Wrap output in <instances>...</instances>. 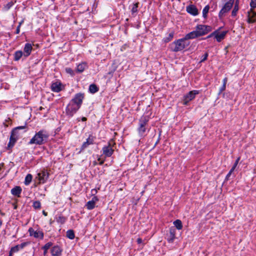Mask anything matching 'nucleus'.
I'll return each mask as SVG.
<instances>
[{
  "instance_id": "6ab92c4d",
  "label": "nucleus",
  "mask_w": 256,
  "mask_h": 256,
  "mask_svg": "<svg viewBox=\"0 0 256 256\" xmlns=\"http://www.w3.org/2000/svg\"><path fill=\"white\" fill-rule=\"evenodd\" d=\"M51 88L54 92H59L62 90L60 83L56 82L52 84Z\"/></svg>"
},
{
  "instance_id": "bb28decb",
  "label": "nucleus",
  "mask_w": 256,
  "mask_h": 256,
  "mask_svg": "<svg viewBox=\"0 0 256 256\" xmlns=\"http://www.w3.org/2000/svg\"><path fill=\"white\" fill-rule=\"evenodd\" d=\"M210 10V6L208 5H206L204 6L202 10V16L204 18H206L207 17V14L208 12V10Z\"/></svg>"
},
{
  "instance_id": "4c0bfd02",
  "label": "nucleus",
  "mask_w": 256,
  "mask_h": 256,
  "mask_svg": "<svg viewBox=\"0 0 256 256\" xmlns=\"http://www.w3.org/2000/svg\"><path fill=\"white\" fill-rule=\"evenodd\" d=\"M174 32H172V33L170 34H169V37H168V38H166V40H164V41H165L166 42H169V41L172 39V38L173 37V36H174Z\"/></svg>"
},
{
  "instance_id": "39448f33",
  "label": "nucleus",
  "mask_w": 256,
  "mask_h": 256,
  "mask_svg": "<svg viewBox=\"0 0 256 256\" xmlns=\"http://www.w3.org/2000/svg\"><path fill=\"white\" fill-rule=\"evenodd\" d=\"M234 0H229L224 4L218 13V16L220 18H222L226 13L228 12L231 10L234 5Z\"/></svg>"
},
{
  "instance_id": "79ce46f5",
  "label": "nucleus",
  "mask_w": 256,
  "mask_h": 256,
  "mask_svg": "<svg viewBox=\"0 0 256 256\" xmlns=\"http://www.w3.org/2000/svg\"><path fill=\"white\" fill-rule=\"evenodd\" d=\"M28 242H23L19 245V246L20 249L23 248L24 246H26L28 244Z\"/></svg>"
},
{
  "instance_id": "49530a36",
  "label": "nucleus",
  "mask_w": 256,
  "mask_h": 256,
  "mask_svg": "<svg viewBox=\"0 0 256 256\" xmlns=\"http://www.w3.org/2000/svg\"><path fill=\"white\" fill-rule=\"evenodd\" d=\"M228 82V78L226 77L224 78L222 80V84H224L226 86V82Z\"/></svg>"
},
{
  "instance_id": "c9c22d12",
  "label": "nucleus",
  "mask_w": 256,
  "mask_h": 256,
  "mask_svg": "<svg viewBox=\"0 0 256 256\" xmlns=\"http://www.w3.org/2000/svg\"><path fill=\"white\" fill-rule=\"evenodd\" d=\"M208 52H206L202 56V58H201V60L200 61V62H204L205 60H206L208 58Z\"/></svg>"
},
{
  "instance_id": "a211bd4d",
  "label": "nucleus",
  "mask_w": 256,
  "mask_h": 256,
  "mask_svg": "<svg viewBox=\"0 0 256 256\" xmlns=\"http://www.w3.org/2000/svg\"><path fill=\"white\" fill-rule=\"evenodd\" d=\"M176 230L174 228L170 230L169 236H168V240L169 242H172L175 238Z\"/></svg>"
},
{
  "instance_id": "72a5a7b5",
  "label": "nucleus",
  "mask_w": 256,
  "mask_h": 256,
  "mask_svg": "<svg viewBox=\"0 0 256 256\" xmlns=\"http://www.w3.org/2000/svg\"><path fill=\"white\" fill-rule=\"evenodd\" d=\"M182 228V221L177 219V230H181Z\"/></svg>"
},
{
  "instance_id": "4d7b16f0",
  "label": "nucleus",
  "mask_w": 256,
  "mask_h": 256,
  "mask_svg": "<svg viewBox=\"0 0 256 256\" xmlns=\"http://www.w3.org/2000/svg\"><path fill=\"white\" fill-rule=\"evenodd\" d=\"M22 21L21 22H20L19 24H20V26L22 24Z\"/></svg>"
},
{
  "instance_id": "58836bf2",
  "label": "nucleus",
  "mask_w": 256,
  "mask_h": 256,
  "mask_svg": "<svg viewBox=\"0 0 256 256\" xmlns=\"http://www.w3.org/2000/svg\"><path fill=\"white\" fill-rule=\"evenodd\" d=\"M66 70L67 73L70 74L71 75H74V72L70 68H66Z\"/></svg>"
},
{
  "instance_id": "393cba45",
  "label": "nucleus",
  "mask_w": 256,
  "mask_h": 256,
  "mask_svg": "<svg viewBox=\"0 0 256 256\" xmlns=\"http://www.w3.org/2000/svg\"><path fill=\"white\" fill-rule=\"evenodd\" d=\"M89 90L91 93L94 94L98 91V88L94 84H92L90 86Z\"/></svg>"
},
{
  "instance_id": "6e6552de",
  "label": "nucleus",
  "mask_w": 256,
  "mask_h": 256,
  "mask_svg": "<svg viewBox=\"0 0 256 256\" xmlns=\"http://www.w3.org/2000/svg\"><path fill=\"white\" fill-rule=\"evenodd\" d=\"M190 44V42L186 38L177 40V51L182 50Z\"/></svg>"
},
{
  "instance_id": "0eeeda50",
  "label": "nucleus",
  "mask_w": 256,
  "mask_h": 256,
  "mask_svg": "<svg viewBox=\"0 0 256 256\" xmlns=\"http://www.w3.org/2000/svg\"><path fill=\"white\" fill-rule=\"evenodd\" d=\"M196 30L198 31L200 36H202L212 30L210 26L199 24L196 26Z\"/></svg>"
},
{
  "instance_id": "aec40b11",
  "label": "nucleus",
  "mask_w": 256,
  "mask_h": 256,
  "mask_svg": "<svg viewBox=\"0 0 256 256\" xmlns=\"http://www.w3.org/2000/svg\"><path fill=\"white\" fill-rule=\"evenodd\" d=\"M12 194L18 197L20 196V194L22 192V188L20 186H16L11 190Z\"/></svg>"
},
{
  "instance_id": "37998d69",
  "label": "nucleus",
  "mask_w": 256,
  "mask_h": 256,
  "mask_svg": "<svg viewBox=\"0 0 256 256\" xmlns=\"http://www.w3.org/2000/svg\"><path fill=\"white\" fill-rule=\"evenodd\" d=\"M216 30L215 31H214V32H212V34H210L209 36H208V38H210L212 36H214L215 38H216Z\"/></svg>"
},
{
  "instance_id": "cd10ccee",
  "label": "nucleus",
  "mask_w": 256,
  "mask_h": 256,
  "mask_svg": "<svg viewBox=\"0 0 256 256\" xmlns=\"http://www.w3.org/2000/svg\"><path fill=\"white\" fill-rule=\"evenodd\" d=\"M32 176L30 174H28L25 178L24 184L28 185L30 184L32 180Z\"/></svg>"
},
{
  "instance_id": "ddd939ff",
  "label": "nucleus",
  "mask_w": 256,
  "mask_h": 256,
  "mask_svg": "<svg viewBox=\"0 0 256 256\" xmlns=\"http://www.w3.org/2000/svg\"><path fill=\"white\" fill-rule=\"evenodd\" d=\"M220 28H220L218 30H216V34L215 38H216L218 42H220L222 40H224L225 38L226 34L228 33L227 30L220 32L219 30Z\"/></svg>"
},
{
  "instance_id": "b1692460",
  "label": "nucleus",
  "mask_w": 256,
  "mask_h": 256,
  "mask_svg": "<svg viewBox=\"0 0 256 256\" xmlns=\"http://www.w3.org/2000/svg\"><path fill=\"white\" fill-rule=\"evenodd\" d=\"M23 54H24L22 51L19 50L16 52L14 54V60L16 61L22 58Z\"/></svg>"
},
{
  "instance_id": "f704fd0d",
  "label": "nucleus",
  "mask_w": 256,
  "mask_h": 256,
  "mask_svg": "<svg viewBox=\"0 0 256 256\" xmlns=\"http://www.w3.org/2000/svg\"><path fill=\"white\" fill-rule=\"evenodd\" d=\"M52 244L51 242H48L42 248L45 250V251H47L52 246Z\"/></svg>"
},
{
  "instance_id": "a19ab883",
  "label": "nucleus",
  "mask_w": 256,
  "mask_h": 256,
  "mask_svg": "<svg viewBox=\"0 0 256 256\" xmlns=\"http://www.w3.org/2000/svg\"><path fill=\"white\" fill-rule=\"evenodd\" d=\"M239 160H240V158H238L237 160H236L233 166L232 167V168H234V170L235 169L236 167V166Z\"/></svg>"
},
{
  "instance_id": "ea45409f",
  "label": "nucleus",
  "mask_w": 256,
  "mask_h": 256,
  "mask_svg": "<svg viewBox=\"0 0 256 256\" xmlns=\"http://www.w3.org/2000/svg\"><path fill=\"white\" fill-rule=\"evenodd\" d=\"M234 170V168H231V170H230V172H228V173L227 174L226 176V180H228V178L231 175L232 173V172Z\"/></svg>"
},
{
  "instance_id": "f257e3e1",
  "label": "nucleus",
  "mask_w": 256,
  "mask_h": 256,
  "mask_svg": "<svg viewBox=\"0 0 256 256\" xmlns=\"http://www.w3.org/2000/svg\"><path fill=\"white\" fill-rule=\"evenodd\" d=\"M84 98V94H76L74 97L70 100L66 107V114L70 116H72L80 108Z\"/></svg>"
},
{
  "instance_id": "603ef678",
  "label": "nucleus",
  "mask_w": 256,
  "mask_h": 256,
  "mask_svg": "<svg viewBox=\"0 0 256 256\" xmlns=\"http://www.w3.org/2000/svg\"><path fill=\"white\" fill-rule=\"evenodd\" d=\"M173 224H174V225L175 226H176V220L174 221V222H173Z\"/></svg>"
},
{
  "instance_id": "864d4df0",
  "label": "nucleus",
  "mask_w": 256,
  "mask_h": 256,
  "mask_svg": "<svg viewBox=\"0 0 256 256\" xmlns=\"http://www.w3.org/2000/svg\"><path fill=\"white\" fill-rule=\"evenodd\" d=\"M8 5V8H10V6H12L11 4H9Z\"/></svg>"
},
{
  "instance_id": "9d476101",
  "label": "nucleus",
  "mask_w": 256,
  "mask_h": 256,
  "mask_svg": "<svg viewBox=\"0 0 256 256\" xmlns=\"http://www.w3.org/2000/svg\"><path fill=\"white\" fill-rule=\"evenodd\" d=\"M148 122V120L146 117L142 118L140 120V128H138V132L140 135H142L146 132L145 126Z\"/></svg>"
},
{
  "instance_id": "7ed1b4c3",
  "label": "nucleus",
  "mask_w": 256,
  "mask_h": 256,
  "mask_svg": "<svg viewBox=\"0 0 256 256\" xmlns=\"http://www.w3.org/2000/svg\"><path fill=\"white\" fill-rule=\"evenodd\" d=\"M25 128V126H20L14 129L12 132H11V136H10V142L8 145V149L12 148L16 142V140L18 138V136H20V134L18 132V130H22Z\"/></svg>"
},
{
  "instance_id": "423d86ee",
  "label": "nucleus",
  "mask_w": 256,
  "mask_h": 256,
  "mask_svg": "<svg viewBox=\"0 0 256 256\" xmlns=\"http://www.w3.org/2000/svg\"><path fill=\"white\" fill-rule=\"evenodd\" d=\"M198 93L199 92L196 90L190 91L188 94H187L183 97V99L182 100V104L184 105H187L190 101L195 98L196 96L198 94Z\"/></svg>"
},
{
  "instance_id": "5fc2aeb1",
  "label": "nucleus",
  "mask_w": 256,
  "mask_h": 256,
  "mask_svg": "<svg viewBox=\"0 0 256 256\" xmlns=\"http://www.w3.org/2000/svg\"><path fill=\"white\" fill-rule=\"evenodd\" d=\"M8 5V8H10V6H12L11 4H9Z\"/></svg>"
},
{
  "instance_id": "8fccbe9b",
  "label": "nucleus",
  "mask_w": 256,
  "mask_h": 256,
  "mask_svg": "<svg viewBox=\"0 0 256 256\" xmlns=\"http://www.w3.org/2000/svg\"><path fill=\"white\" fill-rule=\"evenodd\" d=\"M42 214L44 216H47V212H46L44 210H43Z\"/></svg>"
},
{
  "instance_id": "dca6fc26",
  "label": "nucleus",
  "mask_w": 256,
  "mask_h": 256,
  "mask_svg": "<svg viewBox=\"0 0 256 256\" xmlns=\"http://www.w3.org/2000/svg\"><path fill=\"white\" fill-rule=\"evenodd\" d=\"M200 36L197 30L190 32L186 35L185 37L188 40L190 39H193Z\"/></svg>"
},
{
  "instance_id": "1a4fd4ad",
  "label": "nucleus",
  "mask_w": 256,
  "mask_h": 256,
  "mask_svg": "<svg viewBox=\"0 0 256 256\" xmlns=\"http://www.w3.org/2000/svg\"><path fill=\"white\" fill-rule=\"evenodd\" d=\"M247 22L248 24L254 23L256 22V12L254 9H250L248 12Z\"/></svg>"
},
{
  "instance_id": "c85d7f7f",
  "label": "nucleus",
  "mask_w": 256,
  "mask_h": 256,
  "mask_svg": "<svg viewBox=\"0 0 256 256\" xmlns=\"http://www.w3.org/2000/svg\"><path fill=\"white\" fill-rule=\"evenodd\" d=\"M66 236L70 239H74V232L71 230H68L66 232Z\"/></svg>"
},
{
  "instance_id": "7c9ffc66",
  "label": "nucleus",
  "mask_w": 256,
  "mask_h": 256,
  "mask_svg": "<svg viewBox=\"0 0 256 256\" xmlns=\"http://www.w3.org/2000/svg\"><path fill=\"white\" fill-rule=\"evenodd\" d=\"M41 206L40 202L39 201H36L33 202V207L35 209H40Z\"/></svg>"
},
{
  "instance_id": "412c9836",
  "label": "nucleus",
  "mask_w": 256,
  "mask_h": 256,
  "mask_svg": "<svg viewBox=\"0 0 256 256\" xmlns=\"http://www.w3.org/2000/svg\"><path fill=\"white\" fill-rule=\"evenodd\" d=\"M51 252L54 256H59L61 254V250L58 246H55L52 248Z\"/></svg>"
},
{
  "instance_id": "5701e85b",
  "label": "nucleus",
  "mask_w": 256,
  "mask_h": 256,
  "mask_svg": "<svg viewBox=\"0 0 256 256\" xmlns=\"http://www.w3.org/2000/svg\"><path fill=\"white\" fill-rule=\"evenodd\" d=\"M86 66L87 65L86 62L80 64L77 66L76 71L78 72H82Z\"/></svg>"
},
{
  "instance_id": "f8f14e48",
  "label": "nucleus",
  "mask_w": 256,
  "mask_h": 256,
  "mask_svg": "<svg viewBox=\"0 0 256 256\" xmlns=\"http://www.w3.org/2000/svg\"><path fill=\"white\" fill-rule=\"evenodd\" d=\"M186 11L190 14L196 16L198 14V11L196 7L192 4L186 6Z\"/></svg>"
},
{
  "instance_id": "a878e982",
  "label": "nucleus",
  "mask_w": 256,
  "mask_h": 256,
  "mask_svg": "<svg viewBox=\"0 0 256 256\" xmlns=\"http://www.w3.org/2000/svg\"><path fill=\"white\" fill-rule=\"evenodd\" d=\"M95 205L93 201L90 200L86 203V206L88 210H92L95 207Z\"/></svg>"
},
{
  "instance_id": "4be33fe9",
  "label": "nucleus",
  "mask_w": 256,
  "mask_h": 256,
  "mask_svg": "<svg viewBox=\"0 0 256 256\" xmlns=\"http://www.w3.org/2000/svg\"><path fill=\"white\" fill-rule=\"evenodd\" d=\"M238 4H239L238 1V0H236L234 6V8L232 12V16L234 17V16H236L237 12L239 10Z\"/></svg>"
},
{
  "instance_id": "3c124183",
  "label": "nucleus",
  "mask_w": 256,
  "mask_h": 256,
  "mask_svg": "<svg viewBox=\"0 0 256 256\" xmlns=\"http://www.w3.org/2000/svg\"><path fill=\"white\" fill-rule=\"evenodd\" d=\"M82 120L83 121V122H84L86 120V118H85V117H83L82 119Z\"/></svg>"
},
{
  "instance_id": "c756f323",
  "label": "nucleus",
  "mask_w": 256,
  "mask_h": 256,
  "mask_svg": "<svg viewBox=\"0 0 256 256\" xmlns=\"http://www.w3.org/2000/svg\"><path fill=\"white\" fill-rule=\"evenodd\" d=\"M20 249V248L19 246V245H16L15 246L12 248L10 250V255H12V254H13L14 252H18Z\"/></svg>"
},
{
  "instance_id": "2f4dec72",
  "label": "nucleus",
  "mask_w": 256,
  "mask_h": 256,
  "mask_svg": "<svg viewBox=\"0 0 256 256\" xmlns=\"http://www.w3.org/2000/svg\"><path fill=\"white\" fill-rule=\"evenodd\" d=\"M138 5V2L134 4L132 8V13H135V12H137Z\"/></svg>"
},
{
  "instance_id": "4468645a",
  "label": "nucleus",
  "mask_w": 256,
  "mask_h": 256,
  "mask_svg": "<svg viewBox=\"0 0 256 256\" xmlns=\"http://www.w3.org/2000/svg\"><path fill=\"white\" fill-rule=\"evenodd\" d=\"M30 235L34 236L36 238H42L44 236L43 233L40 230L34 231L32 228H30L28 230Z\"/></svg>"
},
{
  "instance_id": "a18cd8bd",
  "label": "nucleus",
  "mask_w": 256,
  "mask_h": 256,
  "mask_svg": "<svg viewBox=\"0 0 256 256\" xmlns=\"http://www.w3.org/2000/svg\"><path fill=\"white\" fill-rule=\"evenodd\" d=\"M98 200V199L96 197L94 196L92 198L91 201H93L94 203L96 204V202Z\"/></svg>"
},
{
  "instance_id": "9b49d317",
  "label": "nucleus",
  "mask_w": 256,
  "mask_h": 256,
  "mask_svg": "<svg viewBox=\"0 0 256 256\" xmlns=\"http://www.w3.org/2000/svg\"><path fill=\"white\" fill-rule=\"evenodd\" d=\"M48 177V172L42 170L38 174V178L39 180L40 183H44Z\"/></svg>"
},
{
  "instance_id": "09e8293b",
  "label": "nucleus",
  "mask_w": 256,
  "mask_h": 256,
  "mask_svg": "<svg viewBox=\"0 0 256 256\" xmlns=\"http://www.w3.org/2000/svg\"><path fill=\"white\" fill-rule=\"evenodd\" d=\"M136 241H137V242H138V244H141V243L142 242V238H138L137 239V240H136Z\"/></svg>"
},
{
  "instance_id": "2eb2a0df",
  "label": "nucleus",
  "mask_w": 256,
  "mask_h": 256,
  "mask_svg": "<svg viewBox=\"0 0 256 256\" xmlns=\"http://www.w3.org/2000/svg\"><path fill=\"white\" fill-rule=\"evenodd\" d=\"M32 48L31 44L28 43L26 44L24 48V56L25 57L28 56L30 54Z\"/></svg>"
},
{
  "instance_id": "f3484780",
  "label": "nucleus",
  "mask_w": 256,
  "mask_h": 256,
  "mask_svg": "<svg viewBox=\"0 0 256 256\" xmlns=\"http://www.w3.org/2000/svg\"><path fill=\"white\" fill-rule=\"evenodd\" d=\"M94 138L90 136L86 140V141L84 142L82 146V150H83L86 148L89 145L92 144H94Z\"/></svg>"
},
{
  "instance_id": "20e7f679",
  "label": "nucleus",
  "mask_w": 256,
  "mask_h": 256,
  "mask_svg": "<svg viewBox=\"0 0 256 256\" xmlns=\"http://www.w3.org/2000/svg\"><path fill=\"white\" fill-rule=\"evenodd\" d=\"M116 148V143L113 139H111L108 145L102 148V152L106 156H110L114 152V148Z\"/></svg>"
},
{
  "instance_id": "de8ad7c7",
  "label": "nucleus",
  "mask_w": 256,
  "mask_h": 256,
  "mask_svg": "<svg viewBox=\"0 0 256 256\" xmlns=\"http://www.w3.org/2000/svg\"><path fill=\"white\" fill-rule=\"evenodd\" d=\"M20 31V24H19V25L18 26V27H17V28H16V34H19Z\"/></svg>"
},
{
  "instance_id": "f03ea898",
  "label": "nucleus",
  "mask_w": 256,
  "mask_h": 256,
  "mask_svg": "<svg viewBox=\"0 0 256 256\" xmlns=\"http://www.w3.org/2000/svg\"><path fill=\"white\" fill-rule=\"evenodd\" d=\"M48 138V133L44 130H41L36 134L30 141L29 144H42L46 142Z\"/></svg>"
},
{
  "instance_id": "c03bdc74",
  "label": "nucleus",
  "mask_w": 256,
  "mask_h": 256,
  "mask_svg": "<svg viewBox=\"0 0 256 256\" xmlns=\"http://www.w3.org/2000/svg\"><path fill=\"white\" fill-rule=\"evenodd\" d=\"M172 49L174 52L176 51V42H174L172 46Z\"/></svg>"
},
{
  "instance_id": "e433bc0d",
  "label": "nucleus",
  "mask_w": 256,
  "mask_h": 256,
  "mask_svg": "<svg viewBox=\"0 0 256 256\" xmlns=\"http://www.w3.org/2000/svg\"><path fill=\"white\" fill-rule=\"evenodd\" d=\"M226 88V86L222 84V86L220 88L218 94H220L222 92L225 90Z\"/></svg>"
},
{
  "instance_id": "473e14b6",
  "label": "nucleus",
  "mask_w": 256,
  "mask_h": 256,
  "mask_svg": "<svg viewBox=\"0 0 256 256\" xmlns=\"http://www.w3.org/2000/svg\"><path fill=\"white\" fill-rule=\"evenodd\" d=\"M250 9H254L256 8V0H250Z\"/></svg>"
},
{
  "instance_id": "13d9d810",
  "label": "nucleus",
  "mask_w": 256,
  "mask_h": 256,
  "mask_svg": "<svg viewBox=\"0 0 256 256\" xmlns=\"http://www.w3.org/2000/svg\"><path fill=\"white\" fill-rule=\"evenodd\" d=\"M8 256H12V255H10V254Z\"/></svg>"
},
{
  "instance_id": "6e6d98bb",
  "label": "nucleus",
  "mask_w": 256,
  "mask_h": 256,
  "mask_svg": "<svg viewBox=\"0 0 256 256\" xmlns=\"http://www.w3.org/2000/svg\"><path fill=\"white\" fill-rule=\"evenodd\" d=\"M46 252H47V251H45V250L44 251V255L46 254Z\"/></svg>"
}]
</instances>
